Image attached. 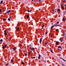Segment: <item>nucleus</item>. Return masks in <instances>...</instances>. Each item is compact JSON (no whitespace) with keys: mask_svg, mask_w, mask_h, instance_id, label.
Instances as JSON below:
<instances>
[{"mask_svg":"<svg viewBox=\"0 0 66 66\" xmlns=\"http://www.w3.org/2000/svg\"><path fill=\"white\" fill-rule=\"evenodd\" d=\"M51 37H52V35H51Z\"/></svg>","mask_w":66,"mask_h":66,"instance_id":"51","label":"nucleus"},{"mask_svg":"<svg viewBox=\"0 0 66 66\" xmlns=\"http://www.w3.org/2000/svg\"><path fill=\"white\" fill-rule=\"evenodd\" d=\"M8 20L9 21H10V19L9 18V19H8Z\"/></svg>","mask_w":66,"mask_h":66,"instance_id":"20","label":"nucleus"},{"mask_svg":"<svg viewBox=\"0 0 66 66\" xmlns=\"http://www.w3.org/2000/svg\"><path fill=\"white\" fill-rule=\"evenodd\" d=\"M53 12H54V9L53 10Z\"/></svg>","mask_w":66,"mask_h":66,"instance_id":"33","label":"nucleus"},{"mask_svg":"<svg viewBox=\"0 0 66 66\" xmlns=\"http://www.w3.org/2000/svg\"><path fill=\"white\" fill-rule=\"evenodd\" d=\"M10 12H11V10H9L7 11V13H9Z\"/></svg>","mask_w":66,"mask_h":66,"instance_id":"7","label":"nucleus"},{"mask_svg":"<svg viewBox=\"0 0 66 66\" xmlns=\"http://www.w3.org/2000/svg\"><path fill=\"white\" fill-rule=\"evenodd\" d=\"M3 41V40L2 39H1V40H0V44H1V43H2V42Z\"/></svg>","mask_w":66,"mask_h":66,"instance_id":"3","label":"nucleus"},{"mask_svg":"<svg viewBox=\"0 0 66 66\" xmlns=\"http://www.w3.org/2000/svg\"><path fill=\"white\" fill-rule=\"evenodd\" d=\"M63 21H65V19L64 18H63Z\"/></svg>","mask_w":66,"mask_h":66,"instance_id":"18","label":"nucleus"},{"mask_svg":"<svg viewBox=\"0 0 66 66\" xmlns=\"http://www.w3.org/2000/svg\"><path fill=\"white\" fill-rule=\"evenodd\" d=\"M60 59H62V58H61V57H60Z\"/></svg>","mask_w":66,"mask_h":66,"instance_id":"43","label":"nucleus"},{"mask_svg":"<svg viewBox=\"0 0 66 66\" xmlns=\"http://www.w3.org/2000/svg\"><path fill=\"white\" fill-rule=\"evenodd\" d=\"M3 20H4V21H5V18L3 19Z\"/></svg>","mask_w":66,"mask_h":66,"instance_id":"26","label":"nucleus"},{"mask_svg":"<svg viewBox=\"0 0 66 66\" xmlns=\"http://www.w3.org/2000/svg\"><path fill=\"white\" fill-rule=\"evenodd\" d=\"M60 11V10L59 9H58L57 10V12H59Z\"/></svg>","mask_w":66,"mask_h":66,"instance_id":"13","label":"nucleus"},{"mask_svg":"<svg viewBox=\"0 0 66 66\" xmlns=\"http://www.w3.org/2000/svg\"><path fill=\"white\" fill-rule=\"evenodd\" d=\"M9 40H11V39H10V38H9Z\"/></svg>","mask_w":66,"mask_h":66,"instance_id":"44","label":"nucleus"},{"mask_svg":"<svg viewBox=\"0 0 66 66\" xmlns=\"http://www.w3.org/2000/svg\"><path fill=\"white\" fill-rule=\"evenodd\" d=\"M54 26L55 27V26H59V25L56 24H54Z\"/></svg>","mask_w":66,"mask_h":66,"instance_id":"10","label":"nucleus"},{"mask_svg":"<svg viewBox=\"0 0 66 66\" xmlns=\"http://www.w3.org/2000/svg\"><path fill=\"white\" fill-rule=\"evenodd\" d=\"M6 30H5L4 31V33H6Z\"/></svg>","mask_w":66,"mask_h":66,"instance_id":"30","label":"nucleus"},{"mask_svg":"<svg viewBox=\"0 0 66 66\" xmlns=\"http://www.w3.org/2000/svg\"><path fill=\"white\" fill-rule=\"evenodd\" d=\"M56 45H59V41H57L56 42Z\"/></svg>","mask_w":66,"mask_h":66,"instance_id":"2","label":"nucleus"},{"mask_svg":"<svg viewBox=\"0 0 66 66\" xmlns=\"http://www.w3.org/2000/svg\"><path fill=\"white\" fill-rule=\"evenodd\" d=\"M65 20H66V18H65Z\"/></svg>","mask_w":66,"mask_h":66,"instance_id":"49","label":"nucleus"},{"mask_svg":"<svg viewBox=\"0 0 66 66\" xmlns=\"http://www.w3.org/2000/svg\"><path fill=\"white\" fill-rule=\"evenodd\" d=\"M32 1H34V0H32Z\"/></svg>","mask_w":66,"mask_h":66,"instance_id":"50","label":"nucleus"},{"mask_svg":"<svg viewBox=\"0 0 66 66\" xmlns=\"http://www.w3.org/2000/svg\"><path fill=\"white\" fill-rule=\"evenodd\" d=\"M2 3H3V1H1V4H2Z\"/></svg>","mask_w":66,"mask_h":66,"instance_id":"17","label":"nucleus"},{"mask_svg":"<svg viewBox=\"0 0 66 66\" xmlns=\"http://www.w3.org/2000/svg\"><path fill=\"white\" fill-rule=\"evenodd\" d=\"M57 24H59V22H58L56 23Z\"/></svg>","mask_w":66,"mask_h":66,"instance_id":"27","label":"nucleus"},{"mask_svg":"<svg viewBox=\"0 0 66 66\" xmlns=\"http://www.w3.org/2000/svg\"><path fill=\"white\" fill-rule=\"evenodd\" d=\"M5 48V47H4V46H3L2 47L3 49H4Z\"/></svg>","mask_w":66,"mask_h":66,"instance_id":"25","label":"nucleus"},{"mask_svg":"<svg viewBox=\"0 0 66 66\" xmlns=\"http://www.w3.org/2000/svg\"><path fill=\"white\" fill-rule=\"evenodd\" d=\"M16 30H19V28H17Z\"/></svg>","mask_w":66,"mask_h":66,"instance_id":"34","label":"nucleus"},{"mask_svg":"<svg viewBox=\"0 0 66 66\" xmlns=\"http://www.w3.org/2000/svg\"><path fill=\"white\" fill-rule=\"evenodd\" d=\"M45 45H47V43H45Z\"/></svg>","mask_w":66,"mask_h":66,"instance_id":"47","label":"nucleus"},{"mask_svg":"<svg viewBox=\"0 0 66 66\" xmlns=\"http://www.w3.org/2000/svg\"><path fill=\"white\" fill-rule=\"evenodd\" d=\"M60 40H61V42H62V41L63 40L60 39Z\"/></svg>","mask_w":66,"mask_h":66,"instance_id":"41","label":"nucleus"},{"mask_svg":"<svg viewBox=\"0 0 66 66\" xmlns=\"http://www.w3.org/2000/svg\"><path fill=\"white\" fill-rule=\"evenodd\" d=\"M65 1H66V0H65Z\"/></svg>","mask_w":66,"mask_h":66,"instance_id":"53","label":"nucleus"},{"mask_svg":"<svg viewBox=\"0 0 66 66\" xmlns=\"http://www.w3.org/2000/svg\"><path fill=\"white\" fill-rule=\"evenodd\" d=\"M62 9H63V10H64V8L63 7H62Z\"/></svg>","mask_w":66,"mask_h":66,"instance_id":"38","label":"nucleus"},{"mask_svg":"<svg viewBox=\"0 0 66 66\" xmlns=\"http://www.w3.org/2000/svg\"><path fill=\"white\" fill-rule=\"evenodd\" d=\"M11 61L12 63H13V59H12L11 60Z\"/></svg>","mask_w":66,"mask_h":66,"instance_id":"12","label":"nucleus"},{"mask_svg":"<svg viewBox=\"0 0 66 66\" xmlns=\"http://www.w3.org/2000/svg\"><path fill=\"white\" fill-rule=\"evenodd\" d=\"M65 0H64L63 1V2H65Z\"/></svg>","mask_w":66,"mask_h":66,"instance_id":"29","label":"nucleus"},{"mask_svg":"<svg viewBox=\"0 0 66 66\" xmlns=\"http://www.w3.org/2000/svg\"><path fill=\"white\" fill-rule=\"evenodd\" d=\"M31 50H32V51H33V50H34V48H31Z\"/></svg>","mask_w":66,"mask_h":66,"instance_id":"11","label":"nucleus"},{"mask_svg":"<svg viewBox=\"0 0 66 66\" xmlns=\"http://www.w3.org/2000/svg\"><path fill=\"white\" fill-rule=\"evenodd\" d=\"M5 47H7V45L6 44L5 45Z\"/></svg>","mask_w":66,"mask_h":66,"instance_id":"23","label":"nucleus"},{"mask_svg":"<svg viewBox=\"0 0 66 66\" xmlns=\"http://www.w3.org/2000/svg\"><path fill=\"white\" fill-rule=\"evenodd\" d=\"M65 6H66V4H65Z\"/></svg>","mask_w":66,"mask_h":66,"instance_id":"48","label":"nucleus"},{"mask_svg":"<svg viewBox=\"0 0 66 66\" xmlns=\"http://www.w3.org/2000/svg\"><path fill=\"white\" fill-rule=\"evenodd\" d=\"M2 46H3V45H2Z\"/></svg>","mask_w":66,"mask_h":66,"instance_id":"52","label":"nucleus"},{"mask_svg":"<svg viewBox=\"0 0 66 66\" xmlns=\"http://www.w3.org/2000/svg\"><path fill=\"white\" fill-rule=\"evenodd\" d=\"M51 51L52 53L53 52V51H52V50L51 49Z\"/></svg>","mask_w":66,"mask_h":66,"instance_id":"16","label":"nucleus"},{"mask_svg":"<svg viewBox=\"0 0 66 66\" xmlns=\"http://www.w3.org/2000/svg\"><path fill=\"white\" fill-rule=\"evenodd\" d=\"M62 60H63V61H64V62H66V60H65L63 59H62Z\"/></svg>","mask_w":66,"mask_h":66,"instance_id":"24","label":"nucleus"},{"mask_svg":"<svg viewBox=\"0 0 66 66\" xmlns=\"http://www.w3.org/2000/svg\"><path fill=\"white\" fill-rule=\"evenodd\" d=\"M54 25H53L51 27V30H52V28H53V27H54Z\"/></svg>","mask_w":66,"mask_h":66,"instance_id":"8","label":"nucleus"},{"mask_svg":"<svg viewBox=\"0 0 66 66\" xmlns=\"http://www.w3.org/2000/svg\"><path fill=\"white\" fill-rule=\"evenodd\" d=\"M39 11H40V9H39Z\"/></svg>","mask_w":66,"mask_h":66,"instance_id":"46","label":"nucleus"},{"mask_svg":"<svg viewBox=\"0 0 66 66\" xmlns=\"http://www.w3.org/2000/svg\"><path fill=\"white\" fill-rule=\"evenodd\" d=\"M39 2H40L41 1L40 0H38Z\"/></svg>","mask_w":66,"mask_h":66,"instance_id":"40","label":"nucleus"},{"mask_svg":"<svg viewBox=\"0 0 66 66\" xmlns=\"http://www.w3.org/2000/svg\"><path fill=\"white\" fill-rule=\"evenodd\" d=\"M4 12H5V11L4 10H3V11H2V13H3H3H4Z\"/></svg>","mask_w":66,"mask_h":66,"instance_id":"15","label":"nucleus"},{"mask_svg":"<svg viewBox=\"0 0 66 66\" xmlns=\"http://www.w3.org/2000/svg\"><path fill=\"white\" fill-rule=\"evenodd\" d=\"M16 49V48L14 47L13 48V50H15Z\"/></svg>","mask_w":66,"mask_h":66,"instance_id":"9","label":"nucleus"},{"mask_svg":"<svg viewBox=\"0 0 66 66\" xmlns=\"http://www.w3.org/2000/svg\"><path fill=\"white\" fill-rule=\"evenodd\" d=\"M58 49L60 50V51H61L62 50V48H61V46H59L58 47Z\"/></svg>","mask_w":66,"mask_h":66,"instance_id":"1","label":"nucleus"},{"mask_svg":"<svg viewBox=\"0 0 66 66\" xmlns=\"http://www.w3.org/2000/svg\"><path fill=\"white\" fill-rule=\"evenodd\" d=\"M27 17L28 18H29V15H27Z\"/></svg>","mask_w":66,"mask_h":66,"instance_id":"21","label":"nucleus"},{"mask_svg":"<svg viewBox=\"0 0 66 66\" xmlns=\"http://www.w3.org/2000/svg\"><path fill=\"white\" fill-rule=\"evenodd\" d=\"M22 64H23H23H24V62H22Z\"/></svg>","mask_w":66,"mask_h":66,"instance_id":"39","label":"nucleus"},{"mask_svg":"<svg viewBox=\"0 0 66 66\" xmlns=\"http://www.w3.org/2000/svg\"><path fill=\"white\" fill-rule=\"evenodd\" d=\"M44 25H43L42 26V29L44 28Z\"/></svg>","mask_w":66,"mask_h":66,"instance_id":"22","label":"nucleus"},{"mask_svg":"<svg viewBox=\"0 0 66 66\" xmlns=\"http://www.w3.org/2000/svg\"><path fill=\"white\" fill-rule=\"evenodd\" d=\"M25 55L26 56H27V54L25 53Z\"/></svg>","mask_w":66,"mask_h":66,"instance_id":"31","label":"nucleus"},{"mask_svg":"<svg viewBox=\"0 0 66 66\" xmlns=\"http://www.w3.org/2000/svg\"><path fill=\"white\" fill-rule=\"evenodd\" d=\"M28 54L29 55L30 54H31V52H28Z\"/></svg>","mask_w":66,"mask_h":66,"instance_id":"19","label":"nucleus"},{"mask_svg":"<svg viewBox=\"0 0 66 66\" xmlns=\"http://www.w3.org/2000/svg\"><path fill=\"white\" fill-rule=\"evenodd\" d=\"M61 6L62 7H63V5H62V4L61 5Z\"/></svg>","mask_w":66,"mask_h":66,"instance_id":"42","label":"nucleus"},{"mask_svg":"<svg viewBox=\"0 0 66 66\" xmlns=\"http://www.w3.org/2000/svg\"><path fill=\"white\" fill-rule=\"evenodd\" d=\"M27 12H30V13L31 12V10H27Z\"/></svg>","mask_w":66,"mask_h":66,"instance_id":"4","label":"nucleus"},{"mask_svg":"<svg viewBox=\"0 0 66 66\" xmlns=\"http://www.w3.org/2000/svg\"><path fill=\"white\" fill-rule=\"evenodd\" d=\"M55 31H58V30L57 29H56V30H55Z\"/></svg>","mask_w":66,"mask_h":66,"instance_id":"36","label":"nucleus"},{"mask_svg":"<svg viewBox=\"0 0 66 66\" xmlns=\"http://www.w3.org/2000/svg\"><path fill=\"white\" fill-rule=\"evenodd\" d=\"M4 34H5V35H7V34L6 32H4Z\"/></svg>","mask_w":66,"mask_h":66,"instance_id":"14","label":"nucleus"},{"mask_svg":"<svg viewBox=\"0 0 66 66\" xmlns=\"http://www.w3.org/2000/svg\"><path fill=\"white\" fill-rule=\"evenodd\" d=\"M9 65V64L7 63V64H6V65L7 66V65Z\"/></svg>","mask_w":66,"mask_h":66,"instance_id":"37","label":"nucleus"},{"mask_svg":"<svg viewBox=\"0 0 66 66\" xmlns=\"http://www.w3.org/2000/svg\"><path fill=\"white\" fill-rule=\"evenodd\" d=\"M0 12H1V9H0Z\"/></svg>","mask_w":66,"mask_h":66,"instance_id":"35","label":"nucleus"},{"mask_svg":"<svg viewBox=\"0 0 66 66\" xmlns=\"http://www.w3.org/2000/svg\"><path fill=\"white\" fill-rule=\"evenodd\" d=\"M32 59H33V58H34V59H35V57H32Z\"/></svg>","mask_w":66,"mask_h":66,"instance_id":"32","label":"nucleus"},{"mask_svg":"<svg viewBox=\"0 0 66 66\" xmlns=\"http://www.w3.org/2000/svg\"><path fill=\"white\" fill-rule=\"evenodd\" d=\"M40 55H39L38 57V59H40Z\"/></svg>","mask_w":66,"mask_h":66,"instance_id":"5","label":"nucleus"},{"mask_svg":"<svg viewBox=\"0 0 66 66\" xmlns=\"http://www.w3.org/2000/svg\"><path fill=\"white\" fill-rule=\"evenodd\" d=\"M42 38H40V43H41L42 42Z\"/></svg>","mask_w":66,"mask_h":66,"instance_id":"6","label":"nucleus"},{"mask_svg":"<svg viewBox=\"0 0 66 66\" xmlns=\"http://www.w3.org/2000/svg\"><path fill=\"white\" fill-rule=\"evenodd\" d=\"M62 65H63V66H64V64H62Z\"/></svg>","mask_w":66,"mask_h":66,"instance_id":"45","label":"nucleus"},{"mask_svg":"<svg viewBox=\"0 0 66 66\" xmlns=\"http://www.w3.org/2000/svg\"><path fill=\"white\" fill-rule=\"evenodd\" d=\"M48 33V31H47L46 33V34H47V33Z\"/></svg>","mask_w":66,"mask_h":66,"instance_id":"28","label":"nucleus"}]
</instances>
